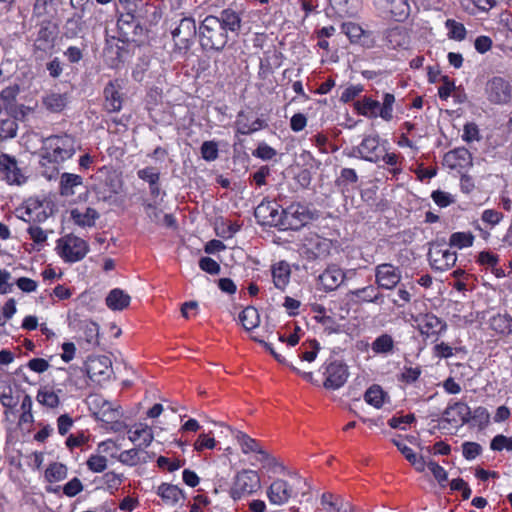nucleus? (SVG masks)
I'll list each match as a JSON object with an SVG mask.
<instances>
[{
  "label": "nucleus",
  "mask_w": 512,
  "mask_h": 512,
  "mask_svg": "<svg viewBox=\"0 0 512 512\" xmlns=\"http://www.w3.org/2000/svg\"><path fill=\"white\" fill-rule=\"evenodd\" d=\"M241 17L232 9H224L218 15H208L198 27L199 43L205 51L221 52L230 35H238Z\"/></svg>",
  "instance_id": "f257e3e1"
},
{
  "label": "nucleus",
  "mask_w": 512,
  "mask_h": 512,
  "mask_svg": "<svg viewBox=\"0 0 512 512\" xmlns=\"http://www.w3.org/2000/svg\"><path fill=\"white\" fill-rule=\"evenodd\" d=\"M76 147L75 138L69 134L51 135L42 141L39 151L40 165L60 164L75 154Z\"/></svg>",
  "instance_id": "f03ea898"
},
{
  "label": "nucleus",
  "mask_w": 512,
  "mask_h": 512,
  "mask_svg": "<svg viewBox=\"0 0 512 512\" xmlns=\"http://www.w3.org/2000/svg\"><path fill=\"white\" fill-rule=\"evenodd\" d=\"M57 254L67 263L81 261L89 252L88 243L73 234H67L57 240Z\"/></svg>",
  "instance_id": "7ed1b4c3"
},
{
  "label": "nucleus",
  "mask_w": 512,
  "mask_h": 512,
  "mask_svg": "<svg viewBox=\"0 0 512 512\" xmlns=\"http://www.w3.org/2000/svg\"><path fill=\"white\" fill-rule=\"evenodd\" d=\"M261 489L259 474L251 469H242L233 478L229 494L232 499L239 500L252 495Z\"/></svg>",
  "instance_id": "20e7f679"
},
{
  "label": "nucleus",
  "mask_w": 512,
  "mask_h": 512,
  "mask_svg": "<svg viewBox=\"0 0 512 512\" xmlns=\"http://www.w3.org/2000/svg\"><path fill=\"white\" fill-rule=\"evenodd\" d=\"M445 240H437L429 243L430 248L427 257L432 269L440 272L454 267L457 261V253L444 248Z\"/></svg>",
  "instance_id": "39448f33"
},
{
  "label": "nucleus",
  "mask_w": 512,
  "mask_h": 512,
  "mask_svg": "<svg viewBox=\"0 0 512 512\" xmlns=\"http://www.w3.org/2000/svg\"><path fill=\"white\" fill-rule=\"evenodd\" d=\"M313 219L312 212L300 203H292L283 209L280 228L283 230H299Z\"/></svg>",
  "instance_id": "423d86ee"
},
{
  "label": "nucleus",
  "mask_w": 512,
  "mask_h": 512,
  "mask_svg": "<svg viewBox=\"0 0 512 512\" xmlns=\"http://www.w3.org/2000/svg\"><path fill=\"white\" fill-rule=\"evenodd\" d=\"M331 242L315 233L305 236L300 247V254L309 261L325 257L329 254Z\"/></svg>",
  "instance_id": "0eeeda50"
},
{
  "label": "nucleus",
  "mask_w": 512,
  "mask_h": 512,
  "mask_svg": "<svg viewBox=\"0 0 512 512\" xmlns=\"http://www.w3.org/2000/svg\"><path fill=\"white\" fill-rule=\"evenodd\" d=\"M415 321L420 334L425 338H434V341H437L448 327L444 320L432 313L419 314Z\"/></svg>",
  "instance_id": "6e6552de"
},
{
  "label": "nucleus",
  "mask_w": 512,
  "mask_h": 512,
  "mask_svg": "<svg viewBox=\"0 0 512 512\" xmlns=\"http://www.w3.org/2000/svg\"><path fill=\"white\" fill-rule=\"evenodd\" d=\"M401 278V270L391 263H382L375 267V283L378 288L393 290Z\"/></svg>",
  "instance_id": "1a4fd4ad"
},
{
  "label": "nucleus",
  "mask_w": 512,
  "mask_h": 512,
  "mask_svg": "<svg viewBox=\"0 0 512 512\" xmlns=\"http://www.w3.org/2000/svg\"><path fill=\"white\" fill-rule=\"evenodd\" d=\"M324 374L326 375L324 387L332 390L341 388L349 377L347 365L339 360L328 362Z\"/></svg>",
  "instance_id": "9d476101"
},
{
  "label": "nucleus",
  "mask_w": 512,
  "mask_h": 512,
  "mask_svg": "<svg viewBox=\"0 0 512 512\" xmlns=\"http://www.w3.org/2000/svg\"><path fill=\"white\" fill-rule=\"evenodd\" d=\"M379 150V136L369 135L366 136L358 146L353 147L348 156L358 157L372 163H378L381 159Z\"/></svg>",
  "instance_id": "9b49d317"
},
{
  "label": "nucleus",
  "mask_w": 512,
  "mask_h": 512,
  "mask_svg": "<svg viewBox=\"0 0 512 512\" xmlns=\"http://www.w3.org/2000/svg\"><path fill=\"white\" fill-rule=\"evenodd\" d=\"M279 208L276 202L263 200L255 208L254 215L262 224L280 228L283 209Z\"/></svg>",
  "instance_id": "f8f14e48"
},
{
  "label": "nucleus",
  "mask_w": 512,
  "mask_h": 512,
  "mask_svg": "<svg viewBox=\"0 0 512 512\" xmlns=\"http://www.w3.org/2000/svg\"><path fill=\"white\" fill-rule=\"evenodd\" d=\"M86 372L93 381H102L110 378L112 362L107 356L89 357L86 363Z\"/></svg>",
  "instance_id": "ddd939ff"
},
{
  "label": "nucleus",
  "mask_w": 512,
  "mask_h": 512,
  "mask_svg": "<svg viewBox=\"0 0 512 512\" xmlns=\"http://www.w3.org/2000/svg\"><path fill=\"white\" fill-rule=\"evenodd\" d=\"M485 91L488 100L494 104L507 103L511 97L509 83L498 76L493 77L487 82Z\"/></svg>",
  "instance_id": "4468645a"
},
{
  "label": "nucleus",
  "mask_w": 512,
  "mask_h": 512,
  "mask_svg": "<svg viewBox=\"0 0 512 512\" xmlns=\"http://www.w3.org/2000/svg\"><path fill=\"white\" fill-rule=\"evenodd\" d=\"M0 173L9 184L21 185L26 181L16 158L5 153L0 155Z\"/></svg>",
  "instance_id": "2eb2a0df"
},
{
  "label": "nucleus",
  "mask_w": 512,
  "mask_h": 512,
  "mask_svg": "<svg viewBox=\"0 0 512 512\" xmlns=\"http://www.w3.org/2000/svg\"><path fill=\"white\" fill-rule=\"evenodd\" d=\"M458 420L461 425L471 423V409L470 407L461 401L449 404L443 412L442 422L446 423H457Z\"/></svg>",
  "instance_id": "dca6fc26"
},
{
  "label": "nucleus",
  "mask_w": 512,
  "mask_h": 512,
  "mask_svg": "<svg viewBox=\"0 0 512 512\" xmlns=\"http://www.w3.org/2000/svg\"><path fill=\"white\" fill-rule=\"evenodd\" d=\"M293 496L291 485L283 479L274 480L267 490V497L271 504L283 505Z\"/></svg>",
  "instance_id": "f3484780"
},
{
  "label": "nucleus",
  "mask_w": 512,
  "mask_h": 512,
  "mask_svg": "<svg viewBox=\"0 0 512 512\" xmlns=\"http://www.w3.org/2000/svg\"><path fill=\"white\" fill-rule=\"evenodd\" d=\"M344 280L345 273L336 265L328 266L318 277V281L325 291L336 290Z\"/></svg>",
  "instance_id": "a211bd4d"
},
{
  "label": "nucleus",
  "mask_w": 512,
  "mask_h": 512,
  "mask_svg": "<svg viewBox=\"0 0 512 512\" xmlns=\"http://www.w3.org/2000/svg\"><path fill=\"white\" fill-rule=\"evenodd\" d=\"M121 86L118 81H110L104 88L105 109L108 112H118L122 108Z\"/></svg>",
  "instance_id": "6ab92c4d"
},
{
  "label": "nucleus",
  "mask_w": 512,
  "mask_h": 512,
  "mask_svg": "<svg viewBox=\"0 0 512 512\" xmlns=\"http://www.w3.org/2000/svg\"><path fill=\"white\" fill-rule=\"evenodd\" d=\"M128 438L131 442L137 443L140 448H147L152 443L154 436L152 429L147 424L137 423L128 429Z\"/></svg>",
  "instance_id": "aec40b11"
},
{
  "label": "nucleus",
  "mask_w": 512,
  "mask_h": 512,
  "mask_svg": "<svg viewBox=\"0 0 512 512\" xmlns=\"http://www.w3.org/2000/svg\"><path fill=\"white\" fill-rule=\"evenodd\" d=\"M195 20L192 17H184L180 20L178 26L172 31L174 40L187 45L197 34Z\"/></svg>",
  "instance_id": "412c9836"
},
{
  "label": "nucleus",
  "mask_w": 512,
  "mask_h": 512,
  "mask_svg": "<svg viewBox=\"0 0 512 512\" xmlns=\"http://www.w3.org/2000/svg\"><path fill=\"white\" fill-rule=\"evenodd\" d=\"M444 161L452 169L464 168L472 166V155L465 147H459L446 153Z\"/></svg>",
  "instance_id": "4be33fe9"
},
{
  "label": "nucleus",
  "mask_w": 512,
  "mask_h": 512,
  "mask_svg": "<svg viewBox=\"0 0 512 512\" xmlns=\"http://www.w3.org/2000/svg\"><path fill=\"white\" fill-rule=\"evenodd\" d=\"M83 186V178L73 173H63L60 177L59 192L61 196L71 197Z\"/></svg>",
  "instance_id": "5701e85b"
},
{
  "label": "nucleus",
  "mask_w": 512,
  "mask_h": 512,
  "mask_svg": "<svg viewBox=\"0 0 512 512\" xmlns=\"http://www.w3.org/2000/svg\"><path fill=\"white\" fill-rule=\"evenodd\" d=\"M271 273L274 286L277 289L284 291L289 284L291 277V268L289 263L286 261H279L272 266Z\"/></svg>",
  "instance_id": "b1692460"
},
{
  "label": "nucleus",
  "mask_w": 512,
  "mask_h": 512,
  "mask_svg": "<svg viewBox=\"0 0 512 512\" xmlns=\"http://www.w3.org/2000/svg\"><path fill=\"white\" fill-rule=\"evenodd\" d=\"M342 29L352 43L361 42L363 45H366L367 47L373 46V41L367 40L370 36V33L365 31L360 25L352 22L344 23L342 25Z\"/></svg>",
  "instance_id": "393cba45"
},
{
  "label": "nucleus",
  "mask_w": 512,
  "mask_h": 512,
  "mask_svg": "<svg viewBox=\"0 0 512 512\" xmlns=\"http://www.w3.org/2000/svg\"><path fill=\"white\" fill-rule=\"evenodd\" d=\"M106 305L114 311H121L130 304L131 297L122 289H112L106 297Z\"/></svg>",
  "instance_id": "a878e982"
},
{
  "label": "nucleus",
  "mask_w": 512,
  "mask_h": 512,
  "mask_svg": "<svg viewBox=\"0 0 512 512\" xmlns=\"http://www.w3.org/2000/svg\"><path fill=\"white\" fill-rule=\"evenodd\" d=\"M392 442L418 472H423L425 470L426 460L422 455L418 456L401 440L393 439Z\"/></svg>",
  "instance_id": "bb28decb"
},
{
  "label": "nucleus",
  "mask_w": 512,
  "mask_h": 512,
  "mask_svg": "<svg viewBox=\"0 0 512 512\" xmlns=\"http://www.w3.org/2000/svg\"><path fill=\"white\" fill-rule=\"evenodd\" d=\"M53 0H35L32 10V18L48 24L52 18Z\"/></svg>",
  "instance_id": "cd10ccee"
},
{
  "label": "nucleus",
  "mask_w": 512,
  "mask_h": 512,
  "mask_svg": "<svg viewBox=\"0 0 512 512\" xmlns=\"http://www.w3.org/2000/svg\"><path fill=\"white\" fill-rule=\"evenodd\" d=\"M71 218L75 224L81 227H92L99 218V213L91 207H87L84 212L73 209L71 211Z\"/></svg>",
  "instance_id": "c85d7f7f"
},
{
  "label": "nucleus",
  "mask_w": 512,
  "mask_h": 512,
  "mask_svg": "<svg viewBox=\"0 0 512 512\" xmlns=\"http://www.w3.org/2000/svg\"><path fill=\"white\" fill-rule=\"evenodd\" d=\"M490 328L498 334L512 335V317L508 314H496L489 320Z\"/></svg>",
  "instance_id": "c756f323"
},
{
  "label": "nucleus",
  "mask_w": 512,
  "mask_h": 512,
  "mask_svg": "<svg viewBox=\"0 0 512 512\" xmlns=\"http://www.w3.org/2000/svg\"><path fill=\"white\" fill-rule=\"evenodd\" d=\"M157 494L167 504H176L181 498L184 497L182 489L177 485L162 483L158 489Z\"/></svg>",
  "instance_id": "7c9ffc66"
},
{
  "label": "nucleus",
  "mask_w": 512,
  "mask_h": 512,
  "mask_svg": "<svg viewBox=\"0 0 512 512\" xmlns=\"http://www.w3.org/2000/svg\"><path fill=\"white\" fill-rule=\"evenodd\" d=\"M371 349L375 354H392L395 351V342L391 335L383 333L372 342Z\"/></svg>",
  "instance_id": "2f4dec72"
},
{
  "label": "nucleus",
  "mask_w": 512,
  "mask_h": 512,
  "mask_svg": "<svg viewBox=\"0 0 512 512\" xmlns=\"http://www.w3.org/2000/svg\"><path fill=\"white\" fill-rule=\"evenodd\" d=\"M378 286L368 285L366 287L351 291V294L357 297L361 302L380 303L383 295L378 291Z\"/></svg>",
  "instance_id": "473e14b6"
},
{
  "label": "nucleus",
  "mask_w": 512,
  "mask_h": 512,
  "mask_svg": "<svg viewBox=\"0 0 512 512\" xmlns=\"http://www.w3.org/2000/svg\"><path fill=\"white\" fill-rule=\"evenodd\" d=\"M95 403L99 407L97 415L101 421L112 423L120 416L118 409L113 408L111 403L107 400L97 398L95 399Z\"/></svg>",
  "instance_id": "72a5a7b5"
},
{
  "label": "nucleus",
  "mask_w": 512,
  "mask_h": 512,
  "mask_svg": "<svg viewBox=\"0 0 512 512\" xmlns=\"http://www.w3.org/2000/svg\"><path fill=\"white\" fill-rule=\"evenodd\" d=\"M355 108L360 115L369 118H376L380 112V102L369 97L355 103Z\"/></svg>",
  "instance_id": "f704fd0d"
},
{
  "label": "nucleus",
  "mask_w": 512,
  "mask_h": 512,
  "mask_svg": "<svg viewBox=\"0 0 512 512\" xmlns=\"http://www.w3.org/2000/svg\"><path fill=\"white\" fill-rule=\"evenodd\" d=\"M239 320L242 326L250 331L256 327H258L260 323V316L258 310L255 307L248 306L246 307L240 314Z\"/></svg>",
  "instance_id": "c9c22d12"
},
{
  "label": "nucleus",
  "mask_w": 512,
  "mask_h": 512,
  "mask_svg": "<svg viewBox=\"0 0 512 512\" xmlns=\"http://www.w3.org/2000/svg\"><path fill=\"white\" fill-rule=\"evenodd\" d=\"M26 203L34 223L44 222L48 218V213L46 212L43 203L40 200L30 198L26 201Z\"/></svg>",
  "instance_id": "e433bc0d"
},
{
  "label": "nucleus",
  "mask_w": 512,
  "mask_h": 512,
  "mask_svg": "<svg viewBox=\"0 0 512 512\" xmlns=\"http://www.w3.org/2000/svg\"><path fill=\"white\" fill-rule=\"evenodd\" d=\"M385 396L386 393L379 385H372L365 392L364 399L368 404L379 409L384 403Z\"/></svg>",
  "instance_id": "4c0bfd02"
},
{
  "label": "nucleus",
  "mask_w": 512,
  "mask_h": 512,
  "mask_svg": "<svg viewBox=\"0 0 512 512\" xmlns=\"http://www.w3.org/2000/svg\"><path fill=\"white\" fill-rule=\"evenodd\" d=\"M474 235L471 232H455L450 235L449 246L458 249L471 247L474 242Z\"/></svg>",
  "instance_id": "58836bf2"
},
{
  "label": "nucleus",
  "mask_w": 512,
  "mask_h": 512,
  "mask_svg": "<svg viewBox=\"0 0 512 512\" xmlns=\"http://www.w3.org/2000/svg\"><path fill=\"white\" fill-rule=\"evenodd\" d=\"M43 104L51 112H60L66 106V97L62 94L51 93L43 98Z\"/></svg>",
  "instance_id": "ea45409f"
},
{
  "label": "nucleus",
  "mask_w": 512,
  "mask_h": 512,
  "mask_svg": "<svg viewBox=\"0 0 512 512\" xmlns=\"http://www.w3.org/2000/svg\"><path fill=\"white\" fill-rule=\"evenodd\" d=\"M236 439L239 442L242 452L244 454H248L250 452L259 453L262 449L255 439L251 438L250 436L241 431L237 432Z\"/></svg>",
  "instance_id": "a19ab883"
},
{
  "label": "nucleus",
  "mask_w": 512,
  "mask_h": 512,
  "mask_svg": "<svg viewBox=\"0 0 512 512\" xmlns=\"http://www.w3.org/2000/svg\"><path fill=\"white\" fill-rule=\"evenodd\" d=\"M145 449L146 448H140L137 445V447H135V448L121 452L118 456V460L122 464H125L128 466H135L141 461L140 453L144 452Z\"/></svg>",
  "instance_id": "79ce46f5"
},
{
  "label": "nucleus",
  "mask_w": 512,
  "mask_h": 512,
  "mask_svg": "<svg viewBox=\"0 0 512 512\" xmlns=\"http://www.w3.org/2000/svg\"><path fill=\"white\" fill-rule=\"evenodd\" d=\"M36 399L40 404L49 408H55L60 403L58 395L54 391L48 390L47 388L39 389Z\"/></svg>",
  "instance_id": "37998d69"
},
{
  "label": "nucleus",
  "mask_w": 512,
  "mask_h": 512,
  "mask_svg": "<svg viewBox=\"0 0 512 512\" xmlns=\"http://www.w3.org/2000/svg\"><path fill=\"white\" fill-rule=\"evenodd\" d=\"M67 476V468L61 463H52L45 471V478L48 482L60 481Z\"/></svg>",
  "instance_id": "c03bdc74"
},
{
  "label": "nucleus",
  "mask_w": 512,
  "mask_h": 512,
  "mask_svg": "<svg viewBox=\"0 0 512 512\" xmlns=\"http://www.w3.org/2000/svg\"><path fill=\"white\" fill-rule=\"evenodd\" d=\"M18 124L13 118L0 119V140L14 138L16 136Z\"/></svg>",
  "instance_id": "a18cd8bd"
},
{
  "label": "nucleus",
  "mask_w": 512,
  "mask_h": 512,
  "mask_svg": "<svg viewBox=\"0 0 512 512\" xmlns=\"http://www.w3.org/2000/svg\"><path fill=\"white\" fill-rule=\"evenodd\" d=\"M82 13H74L73 16L66 22V35L68 37H76L83 30V17Z\"/></svg>",
  "instance_id": "49530a36"
},
{
  "label": "nucleus",
  "mask_w": 512,
  "mask_h": 512,
  "mask_svg": "<svg viewBox=\"0 0 512 512\" xmlns=\"http://www.w3.org/2000/svg\"><path fill=\"white\" fill-rule=\"evenodd\" d=\"M358 181V175L352 168H343L340 176L336 179L335 183L343 191L347 189L348 184H354Z\"/></svg>",
  "instance_id": "de8ad7c7"
},
{
  "label": "nucleus",
  "mask_w": 512,
  "mask_h": 512,
  "mask_svg": "<svg viewBox=\"0 0 512 512\" xmlns=\"http://www.w3.org/2000/svg\"><path fill=\"white\" fill-rule=\"evenodd\" d=\"M448 32V37L450 39H455L458 41H462L466 37V29L462 23H459L453 19H448L445 23Z\"/></svg>",
  "instance_id": "09e8293b"
},
{
  "label": "nucleus",
  "mask_w": 512,
  "mask_h": 512,
  "mask_svg": "<svg viewBox=\"0 0 512 512\" xmlns=\"http://www.w3.org/2000/svg\"><path fill=\"white\" fill-rule=\"evenodd\" d=\"M395 96L392 93H385L383 96L382 106L380 105L379 116L385 120L390 121L393 118V104Z\"/></svg>",
  "instance_id": "8fccbe9b"
},
{
  "label": "nucleus",
  "mask_w": 512,
  "mask_h": 512,
  "mask_svg": "<svg viewBox=\"0 0 512 512\" xmlns=\"http://www.w3.org/2000/svg\"><path fill=\"white\" fill-rule=\"evenodd\" d=\"M137 176L149 185H154L159 182L160 172L155 167H145L137 171Z\"/></svg>",
  "instance_id": "3c124183"
},
{
  "label": "nucleus",
  "mask_w": 512,
  "mask_h": 512,
  "mask_svg": "<svg viewBox=\"0 0 512 512\" xmlns=\"http://www.w3.org/2000/svg\"><path fill=\"white\" fill-rule=\"evenodd\" d=\"M86 464L92 472L101 473L107 468V458L102 455H91Z\"/></svg>",
  "instance_id": "603ef678"
},
{
  "label": "nucleus",
  "mask_w": 512,
  "mask_h": 512,
  "mask_svg": "<svg viewBox=\"0 0 512 512\" xmlns=\"http://www.w3.org/2000/svg\"><path fill=\"white\" fill-rule=\"evenodd\" d=\"M489 412L485 407L479 406L471 411V422L479 427H484L489 423Z\"/></svg>",
  "instance_id": "864d4df0"
},
{
  "label": "nucleus",
  "mask_w": 512,
  "mask_h": 512,
  "mask_svg": "<svg viewBox=\"0 0 512 512\" xmlns=\"http://www.w3.org/2000/svg\"><path fill=\"white\" fill-rule=\"evenodd\" d=\"M201 156L206 161H214L218 158V145L214 141H205L201 145Z\"/></svg>",
  "instance_id": "5fc2aeb1"
},
{
  "label": "nucleus",
  "mask_w": 512,
  "mask_h": 512,
  "mask_svg": "<svg viewBox=\"0 0 512 512\" xmlns=\"http://www.w3.org/2000/svg\"><path fill=\"white\" fill-rule=\"evenodd\" d=\"M431 198L433 199L435 204L441 208H445L455 202V198L452 194L442 190L433 191L431 194Z\"/></svg>",
  "instance_id": "6e6d98bb"
},
{
  "label": "nucleus",
  "mask_w": 512,
  "mask_h": 512,
  "mask_svg": "<svg viewBox=\"0 0 512 512\" xmlns=\"http://www.w3.org/2000/svg\"><path fill=\"white\" fill-rule=\"evenodd\" d=\"M101 479L107 489L117 490L124 479V475L110 471V472L105 473Z\"/></svg>",
  "instance_id": "4d7b16f0"
},
{
  "label": "nucleus",
  "mask_w": 512,
  "mask_h": 512,
  "mask_svg": "<svg viewBox=\"0 0 512 512\" xmlns=\"http://www.w3.org/2000/svg\"><path fill=\"white\" fill-rule=\"evenodd\" d=\"M184 464H185L184 460H179V459L170 460L169 458L164 457V456H160L157 459L158 467L162 468V469H167L169 472H173V471L178 470Z\"/></svg>",
  "instance_id": "13d9d810"
},
{
  "label": "nucleus",
  "mask_w": 512,
  "mask_h": 512,
  "mask_svg": "<svg viewBox=\"0 0 512 512\" xmlns=\"http://www.w3.org/2000/svg\"><path fill=\"white\" fill-rule=\"evenodd\" d=\"M426 467L431 471L439 484L442 485L445 481H447V472L438 463L429 460L426 461Z\"/></svg>",
  "instance_id": "bf43d9fd"
},
{
  "label": "nucleus",
  "mask_w": 512,
  "mask_h": 512,
  "mask_svg": "<svg viewBox=\"0 0 512 512\" xmlns=\"http://www.w3.org/2000/svg\"><path fill=\"white\" fill-rule=\"evenodd\" d=\"M490 447L495 451H501L504 448L512 451V438L504 435H497L492 439Z\"/></svg>",
  "instance_id": "052dcab7"
},
{
  "label": "nucleus",
  "mask_w": 512,
  "mask_h": 512,
  "mask_svg": "<svg viewBox=\"0 0 512 512\" xmlns=\"http://www.w3.org/2000/svg\"><path fill=\"white\" fill-rule=\"evenodd\" d=\"M462 139L468 143L481 139L479 128L475 123H467L464 126Z\"/></svg>",
  "instance_id": "680f3d73"
},
{
  "label": "nucleus",
  "mask_w": 512,
  "mask_h": 512,
  "mask_svg": "<svg viewBox=\"0 0 512 512\" xmlns=\"http://www.w3.org/2000/svg\"><path fill=\"white\" fill-rule=\"evenodd\" d=\"M481 451V445L476 442H465L462 445L463 456L467 460L475 459L478 455H480Z\"/></svg>",
  "instance_id": "e2e57ef3"
},
{
  "label": "nucleus",
  "mask_w": 512,
  "mask_h": 512,
  "mask_svg": "<svg viewBox=\"0 0 512 512\" xmlns=\"http://www.w3.org/2000/svg\"><path fill=\"white\" fill-rule=\"evenodd\" d=\"M199 267L212 275H216L220 272V265L212 258L210 257H202L199 260Z\"/></svg>",
  "instance_id": "0e129e2a"
},
{
  "label": "nucleus",
  "mask_w": 512,
  "mask_h": 512,
  "mask_svg": "<svg viewBox=\"0 0 512 512\" xmlns=\"http://www.w3.org/2000/svg\"><path fill=\"white\" fill-rule=\"evenodd\" d=\"M83 490V485L78 478H73L63 487V493L68 497H74Z\"/></svg>",
  "instance_id": "69168bd1"
},
{
  "label": "nucleus",
  "mask_w": 512,
  "mask_h": 512,
  "mask_svg": "<svg viewBox=\"0 0 512 512\" xmlns=\"http://www.w3.org/2000/svg\"><path fill=\"white\" fill-rule=\"evenodd\" d=\"M277 154L276 150L266 143H261L258 145L257 149L253 152L255 157H258L262 160H270Z\"/></svg>",
  "instance_id": "338daca9"
},
{
  "label": "nucleus",
  "mask_w": 512,
  "mask_h": 512,
  "mask_svg": "<svg viewBox=\"0 0 512 512\" xmlns=\"http://www.w3.org/2000/svg\"><path fill=\"white\" fill-rule=\"evenodd\" d=\"M215 445L216 441L213 437H210L208 434H200L194 444V448L197 451H202L204 449H213Z\"/></svg>",
  "instance_id": "774afa93"
}]
</instances>
